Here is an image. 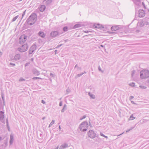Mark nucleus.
<instances>
[{
	"label": "nucleus",
	"instance_id": "1",
	"mask_svg": "<svg viewBox=\"0 0 149 149\" xmlns=\"http://www.w3.org/2000/svg\"><path fill=\"white\" fill-rule=\"evenodd\" d=\"M36 14H32L27 19L26 22L30 25H31L35 23L36 21Z\"/></svg>",
	"mask_w": 149,
	"mask_h": 149
},
{
	"label": "nucleus",
	"instance_id": "2",
	"mask_svg": "<svg viewBox=\"0 0 149 149\" xmlns=\"http://www.w3.org/2000/svg\"><path fill=\"white\" fill-rule=\"evenodd\" d=\"M140 75L141 78L142 79L148 78L149 77V70H143L140 72Z\"/></svg>",
	"mask_w": 149,
	"mask_h": 149
},
{
	"label": "nucleus",
	"instance_id": "3",
	"mask_svg": "<svg viewBox=\"0 0 149 149\" xmlns=\"http://www.w3.org/2000/svg\"><path fill=\"white\" fill-rule=\"evenodd\" d=\"M88 126V122L87 121H85L82 122L79 125V128L81 131L85 132L87 130Z\"/></svg>",
	"mask_w": 149,
	"mask_h": 149
},
{
	"label": "nucleus",
	"instance_id": "4",
	"mask_svg": "<svg viewBox=\"0 0 149 149\" xmlns=\"http://www.w3.org/2000/svg\"><path fill=\"white\" fill-rule=\"evenodd\" d=\"M29 47L27 44H26L22 45L17 48V50L21 52H23L26 51Z\"/></svg>",
	"mask_w": 149,
	"mask_h": 149
},
{
	"label": "nucleus",
	"instance_id": "5",
	"mask_svg": "<svg viewBox=\"0 0 149 149\" xmlns=\"http://www.w3.org/2000/svg\"><path fill=\"white\" fill-rule=\"evenodd\" d=\"M96 133L92 130H90L88 133V135L89 137L91 139L94 138L96 136Z\"/></svg>",
	"mask_w": 149,
	"mask_h": 149
},
{
	"label": "nucleus",
	"instance_id": "6",
	"mask_svg": "<svg viewBox=\"0 0 149 149\" xmlns=\"http://www.w3.org/2000/svg\"><path fill=\"white\" fill-rule=\"evenodd\" d=\"M135 4V7L136 9L139 8L141 5V3L140 0H132Z\"/></svg>",
	"mask_w": 149,
	"mask_h": 149
},
{
	"label": "nucleus",
	"instance_id": "7",
	"mask_svg": "<svg viewBox=\"0 0 149 149\" xmlns=\"http://www.w3.org/2000/svg\"><path fill=\"white\" fill-rule=\"evenodd\" d=\"M27 37L24 35H22L19 38V43L22 44L24 43L27 40Z\"/></svg>",
	"mask_w": 149,
	"mask_h": 149
},
{
	"label": "nucleus",
	"instance_id": "8",
	"mask_svg": "<svg viewBox=\"0 0 149 149\" xmlns=\"http://www.w3.org/2000/svg\"><path fill=\"white\" fill-rule=\"evenodd\" d=\"M37 46L35 44H33L30 48L29 51V54H32L34 51L36 49Z\"/></svg>",
	"mask_w": 149,
	"mask_h": 149
},
{
	"label": "nucleus",
	"instance_id": "9",
	"mask_svg": "<svg viewBox=\"0 0 149 149\" xmlns=\"http://www.w3.org/2000/svg\"><path fill=\"white\" fill-rule=\"evenodd\" d=\"M138 16L139 17L141 18L144 17L145 15L144 11L143 9L139 10L138 12Z\"/></svg>",
	"mask_w": 149,
	"mask_h": 149
},
{
	"label": "nucleus",
	"instance_id": "10",
	"mask_svg": "<svg viewBox=\"0 0 149 149\" xmlns=\"http://www.w3.org/2000/svg\"><path fill=\"white\" fill-rule=\"evenodd\" d=\"M59 33L57 31H53L50 33V36L52 38H54L58 35Z\"/></svg>",
	"mask_w": 149,
	"mask_h": 149
},
{
	"label": "nucleus",
	"instance_id": "11",
	"mask_svg": "<svg viewBox=\"0 0 149 149\" xmlns=\"http://www.w3.org/2000/svg\"><path fill=\"white\" fill-rule=\"evenodd\" d=\"M93 27L98 29H102L104 28L102 25H100L99 24H95L93 25Z\"/></svg>",
	"mask_w": 149,
	"mask_h": 149
},
{
	"label": "nucleus",
	"instance_id": "12",
	"mask_svg": "<svg viewBox=\"0 0 149 149\" xmlns=\"http://www.w3.org/2000/svg\"><path fill=\"white\" fill-rule=\"evenodd\" d=\"M119 28L118 26L114 25L111 27V30L112 31H116L118 30Z\"/></svg>",
	"mask_w": 149,
	"mask_h": 149
},
{
	"label": "nucleus",
	"instance_id": "13",
	"mask_svg": "<svg viewBox=\"0 0 149 149\" xmlns=\"http://www.w3.org/2000/svg\"><path fill=\"white\" fill-rule=\"evenodd\" d=\"M33 73L37 75H39L40 74V72L36 69H33L32 70Z\"/></svg>",
	"mask_w": 149,
	"mask_h": 149
},
{
	"label": "nucleus",
	"instance_id": "14",
	"mask_svg": "<svg viewBox=\"0 0 149 149\" xmlns=\"http://www.w3.org/2000/svg\"><path fill=\"white\" fill-rule=\"evenodd\" d=\"M4 112L3 111H0V120L2 121L4 118Z\"/></svg>",
	"mask_w": 149,
	"mask_h": 149
},
{
	"label": "nucleus",
	"instance_id": "15",
	"mask_svg": "<svg viewBox=\"0 0 149 149\" xmlns=\"http://www.w3.org/2000/svg\"><path fill=\"white\" fill-rule=\"evenodd\" d=\"M38 35L39 36L42 38H44L45 36V34L43 32L41 31H40L39 32Z\"/></svg>",
	"mask_w": 149,
	"mask_h": 149
},
{
	"label": "nucleus",
	"instance_id": "16",
	"mask_svg": "<svg viewBox=\"0 0 149 149\" xmlns=\"http://www.w3.org/2000/svg\"><path fill=\"white\" fill-rule=\"evenodd\" d=\"M14 141V136L12 134H11L10 135V144L11 145L12 144Z\"/></svg>",
	"mask_w": 149,
	"mask_h": 149
},
{
	"label": "nucleus",
	"instance_id": "17",
	"mask_svg": "<svg viewBox=\"0 0 149 149\" xmlns=\"http://www.w3.org/2000/svg\"><path fill=\"white\" fill-rule=\"evenodd\" d=\"M20 57L21 56L20 54H18L15 55L14 59L16 61L20 59Z\"/></svg>",
	"mask_w": 149,
	"mask_h": 149
},
{
	"label": "nucleus",
	"instance_id": "18",
	"mask_svg": "<svg viewBox=\"0 0 149 149\" xmlns=\"http://www.w3.org/2000/svg\"><path fill=\"white\" fill-rule=\"evenodd\" d=\"M46 7L44 5H42L40 6L39 8V10L41 12H43L45 9Z\"/></svg>",
	"mask_w": 149,
	"mask_h": 149
},
{
	"label": "nucleus",
	"instance_id": "19",
	"mask_svg": "<svg viewBox=\"0 0 149 149\" xmlns=\"http://www.w3.org/2000/svg\"><path fill=\"white\" fill-rule=\"evenodd\" d=\"M8 146V142L6 140L4 141L3 144L2 145V146L3 147V149H5Z\"/></svg>",
	"mask_w": 149,
	"mask_h": 149
},
{
	"label": "nucleus",
	"instance_id": "20",
	"mask_svg": "<svg viewBox=\"0 0 149 149\" xmlns=\"http://www.w3.org/2000/svg\"><path fill=\"white\" fill-rule=\"evenodd\" d=\"M61 148L64 149L68 147V145L66 143H65L64 145H61L60 146Z\"/></svg>",
	"mask_w": 149,
	"mask_h": 149
},
{
	"label": "nucleus",
	"instance_id": "21",
	"mask_svg": "<svg viewBox=\"0 0 149 149\" xmlns=\"http://www.w3.org/2000/svg\"><path fill=\"white\" fill-rule=\"evenodd\" d=\"M81 26V24H77L74 25V28L75 29L77 28H79Z\"/></svg>",
	"mask_w": 149,
	"mask_h": 149
},
{
	"label": "nucleus",
	"instance_id": "22",
	"mask_svg": "<svg viewBox=\"0 0 149 149\" xmlns=\"http://www.w3.org/2000/svg\"><path fill=\"white\" fill-rule=\"evenodd\" d=\"M52 0H47V1H45V3L46 5H49L52 2Z\"/></svg>",
	"mask_w": 149,
	"mask_h": 149
},
{
	"label": "nucleus",
	"instance_id": "23",
	"mask_svg": "<svg viewBox=\"0 0 149 149\" xmlns=\"http://www.w3.org/2000/svg\"><path fill=\"white\" fill-rule=\"evenodd\" d=\"M66 107H67L66 105L65 104L64 105L63 108L61 110V112H62V113L63 112L65 111L66 109Z\"/></svg>",
	"mask_w": 149,
	"mask_h": 149
},
{
	"label": "nucleus",
	"instance_id": "24",
	"mask_svg": "<svg viewBox=\"0 0 149 149\" xmlns=\"http://www.w3.org/2000/svg\"><path fill=\"white\" fill-rule=\"evenodd\" d=\"M83 74H84V73H81L80 74H78L77 75L75 76V79H77L78 77H80Z\"/></svg>",
	"mask_w": 149,
	"mask_h": 149
},
{
	"label": "nucleus",
	"instance_id": "25",
	"mask_svg": "<svg viewBox=\"0 0 149 149\" xmlns=\"http://www.w3.org/2000/svg\"><path fill=\"white\" fill-rule=\"evenodd\" d=\"M1 97H2V100H3V105H4V103H5V99H4V97L3 94H1Z\"/></svg>",
	"mask_w": 149,
	"mask_h": 149
},
{
	"label": "nucleus",
	"instance_id": "26",
	"mask_svg": "<svg viewBox=\"0 0 149 149\" xmlns=\"http://www.w3.org/2000/svg\"><path fill=\"white\" fill-rule=\"evenodd\" d=\"M18 17H19V15H17L16 16H15V17L12 19V22H13L15 21L16 20V19L18 18Z\"/></svg>",
	"mask_w": 149,
	"mask_h": 149
},
{
	"label": "nucleus",
	"instance_id": "27",
	"mask_svg": "<svg viewBox=\"0 0 149 149\" xmlns=\"http://www.w3.org/2000/svg\"><path fill=\"white\" fill-rule=\"evenodd\" d=\"M68 30V27L67 26H65L63 28V30L64 32L67 31Z\"/></svg>",
	"mask_w": 149,
	"mask_h": 149
},
{
	"label": "nucleus",
	"instance_id": "28",
	"mask_svg": "<svg viewBox=\"0 0 149 149\" xmlns=\"http://www.w3.org/2000/svg\"><path fill=\"white\" fill-rule=\"evenodd\" d=\"M54 122H55V120H52V121L50 123V124H49L48 127H50L54 123Z\"/></svg>",
	"mask_w": 149,
	"mask_h": 149
},
{
	"label": "nucleus",
	"instance_id": "29",
	"mask_svg": "<svg viewBox=\"0 0 149 149\" xmlns=\"http://www.w3.org/2000/svg\"><path fill=\"white\" fill-rule=\"evenodd\" d=\"M135 118L133 116V114H132L131 116L129 118L131 120H133L135 119Z\"/></svg>",
	"mask_w": 149,
	"mask_h": 149
},
{
	"label": "nucleus",
	"instance_id": "30",
	"mask_svg": "<svg viewBox=\"0 0 149 149\" xmlns=\"http://www.w3.org/2000/svg\"><path fill=\"white\" fill-rule=\"evenodd\" d=\"M100 135L101 136H103L105 138L107 139L108 138V137L107 136H105L102 133H100Z\"/></svg>",
	"mask_w": 149,
	"mask_h": 149
},
{
	"label": "nucleus",
	"instance_id": "31",
	"mask_svg": "<svg viewBox=\"0 0 149 149\" xmlns=\"http://www.w3.org/2000/svg\"><path fill=\"white\" fill-rule=\"evenodd\" d=\"M129 85L132 86H134L135 83H130L129 84Z\"/></svg>",
	"mask_w": 149,
	"mask_h": 149
},
{
	"label": "nucleus",
	"instance_id": "32",
	"mask_svg": "<svg viewBox=\"0 0 149 149\" xmlns=\"http://www.w3.org/2000/svg\"><path fill=\"white\" fill-rule=\"evenodd\" d=\"M135 72V71L134 70H133L132 72V76L133 77V75H134Z\"/></svg>",
	"mask_w": 149,
	"mask_h": 149
},
{
	"label": "nucleus",
	"instance_id": "33",
	"mask_svg": "<svg viewBox=\"0 0 149 149\" xmlns=\"http://www.w3.org/2000/svg\"><path fill=\"white\" fill-rule=\"evenodd\" d=\"M41 79V78L39 77H34L32 78V79L33 80H35V79Z\"/></svg>",
	"mask_w": 149,
	"mask_h": 149
},
{
	"label": "nucleus",
	"instance_id": "34",
	"mask_svg": "<svg viewBox=\"0 0 149 149\" xmlns=\"http://www.w3.org/2000/svg\"><path fill=\"white\" fill-rule=\"evenodd\" d=\"M139 87L140 88L143 89H145L146 88V86H140Z\"/></svg>",
	"mask_w": 149,
	"mask_h": 149
},
{
	"label": "nucleus",
	"instance_id": "35",
	"mask_svg": "<svg viewBox=\"0 0 149 149\" xmlns=\"http://www.w3.org/2000/svg\"><path fill=\"white\" fill-rule=\"evenodd\" d=\"M25 80V79H24L22 77H21L19 80V81H24Z\"/></svg>",
	"mask_w": 149,
	"mask_h": 149
},
{
	"label": "nucleus",
	"instance_id": "36",
	"mask_svg": "<svg viewBox=\"0 0 149 149\" xmlns=\"http://www.w3.org/2000/svg\"><path fill=\"white\" fill-rule=\"evenodd\" d=\"M86 117V115L84 116L82 118H80V120H82L83 119L85 118Z\"/></svg>",
	"mask_w": 149,
	"mask_h": 149
},
{
	"label": "nucleus",
	"instance_id": "37",
	"mask_svg": "<svg viewBox=\"0 0 149 149\" xmlns=\"http://www.w3.org/2000/svg\"><path fill=\"white\" fill-rule=\"evenodd\" d=\"M135 127V126H134V127H132L130 129L127 130L126 131V132H128L129 131H130V130H132V129H133Z\"/></svg>",
	"mask_w": 149,
	"mask_h": 149
},
{
	"label": "nucleus",
	"instance_id": "38",
	"mask_svg": "<svg viewBox=\"0 0 149 149\" xmlns=\"http://www.w3.org/2000/svg\"><path fill=\"white\" fill-rule=\"evenodd\" d=\"M50 75L51 76V77H54V76H55L52 73H50Z\"/></svg>",
	"mask_w": 149,
	"mask_h": 149
},
{
	"label": "nucleus",
	"instance_id": "39",
	"mask_svg": "<svg viewBox=\"0 0 149 149\" xmlns=\"http://www.w3.org/2000/svg\"><path fill=\"white\" fill-rule=\"evenodd\" d=\"M6 123L7 126L9 125L8 120V118H7L6 120Z\"/></svg>",
	"mask_w": 149,
	"mask_h": 149
},
{
	"label": "nucleus",
	"instance_id": "40",
	"mask_svg": "<svg viewBox=\"0 0 149 149\" xmlns=\"http://www.w3.org/2000/svg\"><path fill=\"white\" fill-rule=\"evenodd\" d=\"M98 69L100 71L103 72V71L101 70V68L100 66H99L98 67Z\"/></svg>",
	"mask_w": 149,
	"mask_h": 149
},
{
	"label": "nucleus",
	"instance_id": "41",
	"mask_svg": "<svg viewBox=\"0 0 149 149\" xmlns=\"http://www.w3.org/2000/svg\"><path fill=\"white\" fill-rule=\"evenodd\" d=\"M7 127L8 129V131H10V126L9 125H8L7 126Z\"/></svg>",
	"mask_w": 149,
	"mask_h": 149
},
{
	"label": "nucleus",
	"instance_id": "42",
	"mask_svg": "<svg viewBox=\"0 0 149 149\" xmlns=\"http://www.w3.org/2000/svg\"><path fill=\"white\" fill-rule=\"evenodd\" d=\"M25 11L22 14V17H23V16L25 15Z\"/></svg>",
	"mask_w": 149,
	"mask_h": 149
},
{
	"label": "nucleus",
	"instance_id": "43",
	"mask_svg": "<svg viewBox=\"0 0 149 149\" xmlns=\"http://www.w3.org/2000/svg\"><path fill=\"white\" fill-rule=\"evenodd\" d=\"M10 65H11L13 66H14L15 65V64L14 63H10Z\"/></svg>",
	"mask_w": 149,
	"mask_h": 149
},
{
	"label": "nucleus",
	"instance_id": "44",
	"mask_svg": "<svg viewBox=\"0 0 149 149\" xmlns=\"http://www.w3.org/2000/svg\"><path fill=\"white\" fill-rule=\"evenodd\" d=\"M62 105V103L61 101L59 103V105L60 106H61Z\"/></svg>",
	"mask_w": 149,
	"mask_h": 149
},
{
	"label": "nucleus",
	"instance_id": "45",
	"mask_svg": "<svg viewBox=\"0 0 149 149\" xmlns=\"http://www.w3.org/2000/svg\"><path fill=\"white\" fill-rule=\"evenodd\" d=\"M41 102L43 103V104H45V101L43 100H42V101H41Z\"/></svg>",
	"mask_w": 149,
	"mask_h": 149
},
{
	"label": "nucleus",
	"instance_id": "46",
	"mask_svg": "<svg viewBox=\"0 0 149 149\" xmlns=\"http://www.w3.org/2000/svg\"><path fill=\"white\" fill-rule=\"evenodd\" d=\"M77 70H81V68H80V67H77Z\"/></svg>",
	"mask_w": 149,
	"mask_h": 149
},
{
	"label": "nucleus",
	"instance_id": "47",
	"mask_svg": "<svg viewBox=\"0 0 149 149\" xmlns=\"http://www.w3.org/2000/svg\"><path fill=\"white\" fill-rule=\"evenodd\" d=\"M90 32V31H84V32L85 33H88Z\"/></svg>",
	"mask_w": 149,
	"mask_h": 149
},
{
	"label": "nucleus",
	"instance_id": "48",
	"mask_svg": "<svg viewBox=\"0 0 149 149\" xmlns=\"http://www.w3.org/2000/svg\"><path fill=\"white\" fill-rule=\"evenodd\" d=\"M89 126H90V127H93V126L92 125V124L90 123V121H89Z\"/></svg>",
	"mask_w": 149,
	"mask_h": 149
},
{
	"label": "nucleus",
	"instance_id": "49",
	"mask_svg": "<svg viewBox=\"0 0 149 149\" xmlns=\"http://www.w3.org/2000/svg\"><path fill=\"white\" fill-rule=\"evenodd\" d=\"M62 45V44H61L60 45H58L57 46V47H60Z\"/></svg>",
	"mask_w": 149,
	"mask_h": 149
},
{
	"label": "nucleus",
	"instance_id": "50",
	"mask_svg": "<svg viewBox=\"0 0 149 149\" xmlns=\"http://www.w3.org/2000/svg\"><path fill=\"white\" fill-rule=\"evenodd\" d=\"M142 5H143V6L144 7V8H146V6H145V5L144 3L143 2H142Z\"/></svg>",
	"mask_w": 149,
	"mask_h": 149
},
{
	"label": "nucleus",
	"instance_id": "51",
	"mask_svg": "<svg viewBox=\"0 0 149 149\" xmlns=\"http://www.w3.org/2000/svg\"><path fill=\"white\" fill-rule=\"evenodd\" d=\"M90 96L91 97H92V98H93V99H94V98H95V97H93V94H91V95H90Z\"/></svg>",
	"mask_w": 149,
	"mask_h": 149
},
{
	"label": "nucleus",
	"instance_id": "52",
	"mask_svg": "<svg viewBox=\"0 0 149 149\" xmlns=\"http://www.w3.org/2000/svg\"><path fill=\"white\" fill-rule=\"evenodd\" d=\"M100 47H102L104 48V49H105V47L104 45H100Z\"/></svg>",
	"mask_w": 149,
	"mask_h": 149
},
{
	"label": "nucleus",
	"instance_id": "53",
	"mask_svg": "<svg viewBox=\"0 0 149 149\" xmlns=\"http://www.w3.org/2000/svg\"><path fill=\"white\" fill-rule=\"evenodd\" d=\"M134 98V97L132 96H131L130 98V100Z\"/></svg>",
	"mask_w": 149,
	"mask_h": 149
},
{
	"label": "nucleus",
	"instance_id": "54",
	"mask_svg": "<svg viewBox=\"0 0 149 149\" xmlns=\"http://www.w3.org/2000/svg\"><path fill=\"white\" fill-rule=\"evenodd\" d=\"M2 140H3V139H2V137L0 136V141H1Z\"/></svg>",
	"mask_w": 149,
	"mask_h": 149
},
{
	"label": "nucleus",
	"instance_id": "55",
	"mask_svg": "<svg viewBox=\"0 0 149 149\" xmlns=\"http://www.w3.org/2000/svg\"><path fill=\"white\" fill-rule=\"evenodd\" d=\"M28 65V63H26L25 64V67H26V66H27Z\"/></svg>",
	"mask_w": 149,
	"mask_h": 149
},
{
	"label": "nucleus",
	"instance_id": "56",
	"mask_svg": "<svg viewBox=\"0 0 149 149\" xmlns=\"http://www.w3.org/2000/svg\"><path fill=\"white\" fill-rule=\"evenodd\" d=\"M77 67H78V65H77V64H76V65L75 66H74V68H77Z\"/></svg>",
	"mask_w": 149,
	"mask_h": 149
},
{
	"label": "nucleus",
	"instance_id": "57",
	"mask_svg": "<svg viewBox=\"0 0 149 149\" xmlns=\"http://www.w3.org/2000/svg\"><path fill=\"white\" fill-rule=\"evenodd\" d=\"M58 128H59V130H61V126H60V125H59V126Z\"/></svg>",
	"mask_w": 149,
	"mask_h": 149
},
{
	"label": "nucleus",
	"instance_id": "58",
	"mask_svg": "<svg viewBox=\"0 0 149 149\" xmlns=\"http://www.w3.org/2000/svg\"><path fill=\"white\" fill-rule=\"evenodd\" d=\"M148 121V120H144V119H143V121L144 122H145L146 121Z\"/></svg>",
	"mask_w": 149,
	"mask_h": 149
},
{
	"label": "nucleus",
	"instance_id": "59",
	"mask_svg": "<svg viewBox=\"0 0 149 149\" xmlns=\"http://www.w3.org/2000/svg\"><path fill=\"white\" fill-rule=\"evenodd\" d=\"M131 103L132 104H135V103L133 101H131Z\"/></svg>",
	"mask_w": 149,
	"mask_h": 149
},
{
	"label": "nucleus",
	"instance_id": "60",
	"mask_svg": "<svg viewBox=\"0 0 149 149\" xmlns=\"http://www.w3.org/2000/svg\"><path fill=\"white\" fill-rule=\"evenodd\" d=\"M45 117H43L42 118V119L43 120H44V119H45Z\"/></svg>",
	"mask_w": 149,
	"mask_h": 149
},
{
	"label": "nucleus",
	"instance_id": "61",
	"mask_svg": "<svg viewBox=\"0 0 149 149\" xmlns=\"http://www.w3.org/2000/svg\"><path fill=\"white\" fill-rule=\"evenodd\" d=\"M57 50H55V54H56V52H57Z\"/></svg>",
	"mask_w": 149,
	"mask_h": 149
},
{
	"label": "nucleus",
	"instance_id": "62",
	"mask_svg": "<svg viewBox=\"0 0 149 149\" xmlns=\"http://www.w3.org/2000/svg\"><path fill=\"white\" fill-rule=\"evenodd\" d=\"M82 73H84H84H86V71H84V72H83Z\"/></svg>",
	"mask_w": 149,
	"mask_h": 149
},
{
	"label": "nucleus",
	"instance_id": "63",
	"mask_svg": "<svg viewBox=\"0 0 149 149\" xmlns=\"http://www.w3.org/2000/svg\"><path fill=\"white\" fill-rule=\"evenodd\" d=\"M2 53L1 52H0V55H2Z\"/></svg>",
	"mask_w": 149,
	"mask_h": 149
},
{
	"label": "nucleus",
	"instance_id": "64",
	"mask_svg": "<svg viewBox=\"0 0 149 149\" xmlns=\"http://www.w3.org/2000/svg\"><path fill=\"white\" fill-rule=\"evenodd\" d=\"M148 22H146V25H148Z\"/></svg>",
	"mask_w": 149,
	"mask_h": 149
}]
</instances>
